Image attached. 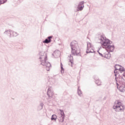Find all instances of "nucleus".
<instances>
[{"instance_id": "nucleus-3", "label": "nucleus", "mask_w": 125, "mask_h": 125, "mask_svg": "<svg viewBox=\"0 0 125 125\" xmlns=\"http://www.w3.org/2000/svg\"><path fill=\"white\" fill-rule=\"evenodd\" d=\"M115 105L113 106V109H114L116 112H124L125 110V105L121 103V102L116 101L115 102Z\"/></svg>"}, {"instance_id": "nucleus-24", "label": "nucleus", "mask_w": 125, "mask_h": 125, "mask_svg": "<svg viewBox=\"0 0 125 125\" xmlns=\"http://www.w3.org/2000/svg\"><path fill=\"white\" fill-rule=\"evenodd\" d=\"M47 96L50 99L52 98L53 95L52 94H47Z\"/></svg>"}, {"instance_id": "nucleus-25", "label": "nucleus", "mask_w": 125, "mask_h": 125, "mask_svg": "<svg viewBox=\"0 0 125 125\" xmlns=\"http://www.w3.org/2000/svg\"><path fill=\"white\" fill-rule=\"evenodd\" d=\"M118 75H119V74L115 73V74H114V76L115 77V81H116V78H117V80H118V76H118Z\"/></svg>"}, {"instance_id": "nucleus-13", "label": "nucleus", "mask_w": 125, "mask_h": 125, "mask_svg": "<svg viewBox=\"0 0 125 125\" xmlns=\"http://www.w3.org/2000/svg\"><path fill=\"white\" fill-rule=\"evenodd\" d=\"M47 94H53V91H52L51 87H50L48 88Z\"/></svg>"}, {"instance_id": "nucleus-16", "label": "nucleus", "mask_w": 125, "mask_h": 125, "mask_svg": "<svg viewBox=\"0 0 125 125\" xmlns=\"http://www.w3.org/2000/svg\"><path fill=\"white\" fill-rule=\"evenodd\" d=\"M117 66H120V65L115 64V69L114 72V74H119V72H118V70H119V69L118 68Z\"/></svg>"}, {"instance_id": "nucleus-10", "label": "nucleus", "mask_w": 125, "mask_h": 125, "mask_svg": "<svg viewBox=\"0 0 125 125\" xmlns=\"http://www.w3.org/2000/svg\"><path fill=\"white\" fill-rule=\"evenodd\" d=\"M4 34L5 35H7V36H9L10 37H11V36L12 35V30L9 29L8 30H6Z\"/></svg>"}, {"instance_id": "nucleus-23", "label": "nucleus", "mask_w": 125, "mask_h": 125, "mask_svg": "<svg viewBox=\"0 0 125 125\" xmlns=\"http://www.w3.org/2000/svg\"><path fill=\"white\" fill-rule=\"evenodd\" d=\"M82 91L80 89V87H78V94H82Z\"/></svg>"}, {"instance_id": "nucleus-11", "label": "nucleus", "mask_w": 125, "mask_h": 125, "mask_svg": "<svg viewBox=\"0 0 125 125\" xmlns=\"http://www.w3.org/2000/svg\"><path fill=\"white\" fill-rule=\"evenodd\" d=\"M115 83H116L118 89H119L120 90V87H121V85H122V84L123 83H119V81H118V80H117V78H115Z\"/></svg>"}, {"instance_id": "nucleus-21", "label": "nucleus", "mask_w": 125, "mask_h": 125, "mask_svg": "<svg viewBox=\"0 0 125 125\" xmlns=\"http://www.w3.org/2000/svg\"><path fill=\"white\" fill-rule=\"evenodd\" d=\"M96 83L97 85H101V81L99 80H97L96 81Z\"/></svg>"}, {"instance_id": "nucleus-22", "label": "nucleus", "mask_w": 125, "mask_h": 125, "mask_svg": "<svg viewBox=\"0 0 125 125\" xmlns=\"http://www.w3.org/2000/svg\"><path fill=\"white\" fill-rule=\"evenodd\" d=\"M7 1V0H0V4H2L3 3H5V2H6V1Z\"/></svg>"}, {"instance_id": "nucleus-29", "label": "nucleus", "mask_w": 125, "mask_h": 125, "mask_svg": "<svg viewBox=\"0 0 125 125\" xmlns=\"http://www.w3.org/2000/svg\"><path fill=\"white\" fill-rule=\"evenodd\" d=\"M79 96H82V95H80V94H79Z\"/></svg>"}, {"instance_id": "nucleus-9", "label": "nucleus", "mask_w": 125, "mask_h": 125, "mask_svg": "<svg viewBox=\"0 0 125 125\" xmlns=\"http://www.w3.org/2000/svg\"><path fill=\"white\" fill-rule=\"evenodd\" d=\"M52 55L54 56L55 58H57L60 56V51L58 50H55Z\"/></svg>"}, {"instance_id": "nucleus-17", "label": "nucleus", "mask_w": 125, "mask_h": 125, "mask_svg": "<svg viewBox=\"0 0 125 125\" xmlns=\"http://www.w3.org/2000/svg\"><path fill=\"white\" fill-rule=\"evenodd\" d=\"M86 53H95V51H94V50H93L92 49V48H91L90 49H89V50H86Z\"/></svg>"}, {"instance_id": "nucleus-26", "label": "nucleus", "mask_w": 125, "mask_h": 125, "mask_svg": "<svg viewBox=\"0 0 125 125\" xmlns=\"http://www.w3.org/2000/svg\"><path fill=\"white\" fill-rule=\"evenodd\" d=\"M99 54L100 56H101L102 57H103V54H101V53L99 52Z\"/></svg>"}, {"instance_id": "nucleus-18", "label": "nucleus", "mask_w": 125, "mask_h": 125, "mask_svg": "<svg viewBox=\"0 0 125 125\" xmlns=\"http://www.w3.org/2000/svg\"><path fill=\"white\" fill-rule=\"evenodd\" d=\"M56 119H57V116L56 115H52V117L51 118V121H56Z\"/></svg>"}, {"instance_id": "nucleus-2", "label": "nucleus", "mask_w": 125, "mask_h": 125, "mask_svg": "<svg viewBox=\"0 0 125 125\" xmlns=\"http://www.w3.org/2000/svg\"><path fill=\"white\" fill-rule=\"evenodd\" d=\"M70 47L72 55H79L81 53V50L79 48V45H78V42L76 41H73L70 43Z\"/></svg>"}, {"instance_id": "nucleus-20", "label": "nucleus", "mask_w": 125, "mask_h": 125, "mask_svg": "<svg viewBox=\"0 0 125 125\" xmlns=\"http://www.w3.org/2000/svg\"><path fill=\"white\" fill-rule=\"evenodd\" d=\"M12 33L13 35V37H17V36L18 35V33H17V32L15 31H12Z\"/></svg>"}, {"instance_id": "nucleus-4", "label": "nucleus", "mask_w": 125, "mask_h": 125, "mask_svg": "<svg viewBox=\"0 0 125 125\" xmlns=\"http://www.w3.org/2000/svg\"><path fill=\"white\" fill-rule=\"evenodd\" d=\"M45 52L43 51L40 52L39 53L40 57L39 59L42 61L43 62H46L47 61V56H46V54H45V56H44Z\"/></svg>"}, {"instance_id": "nucleus-7", "label": "nucleus", "mask_w": 125, "mask_h": 125, "mask_svg": "<svg viewBox=\"0 0 125 125\" xmlns=\"http://www.w3.org/2000/svg\"><path fill=\"white\" fill-rule=\"evenodd\" d=\"M52 38H53V36H48L47 39L43 41V43H49L50 42H51V39H52Z\"/></svg>"}, {"instance_id": "nucleus-19", "label": "nucleus", "mask_w": 125, "mask_h": 125, "mask_svg": "<svg viewBox=\"0 0 125 125\" xmlns=\"http://www.w3.org/2000/svg\"><path fill=\"white\" fill-rule=\"evenodd\" d=\"M61 69L62 74H64V68H63V64L61 63Z\"/></svg>"}, {"instance_id": "nucleus-15", "label": "nucleus", "mask_w": 125, "mask_h": 125, "mask_svg": "<svg viewBox=\"0 0 125 125\" xmlns=\"http://www.w3.org/2000/svg\"><path fill=\"white\" fill-rule=\"evenodd\" d=\"M43 108V104L41 103L40 105L39 106L38 108V111H41V110H42V108Z\"/></svg>"}, {"instance_id": "nucleus-28", "label": "nucleus", "mask_w": 125, "mask_h": 125, "mask_svg": "<svg viewBox=\"0 0 125 125\" xmlns=\"http://www.w3.org/2000/svg\"><path fill=\"white\" fill-rule=\"evenodd\" d=\"M97 52H98V53H99V50H98V51H97Z\"/></svg>"}, {"instance_id": "nucleus-5", "label": "nucleus", "mask_w": 125, "mask_h": 125, "mask_svg": "<svg viewBox=\"0 0 125 125\" xmlns=\"http://www.w3.org/2000/svg\"><path fill=\"white\" fill-rule=\"evenodd\" d=\"M41 64L42 65V66H46V70L47 71H49L50 70V67H51V64L49 62H43L41 60Z\"/></svg>"}, {"instance_id": "nucleus-27", "label": "nucleus", "mask_w": 125, "mask_h": 125, "mask_svg": "<svg viewBox=\"0 0 125 125\" xmlns=\"http://www.w3.org/2000/svg\"><path fill=\"white\" fill-rule=\"evenodd\" d=\"M119 67H122V66H121L120 65H119V66H117V69H118V68H119Z\"/></svg>"}, {"instance_id": "nucleus-8", "label": "nucleus", "mask_w": 125, "mask_h": 125, "mask_svg": "<svg viewBox=\"0 0 125 125\" xmlns=\"http://www.w3.org/2000/svg\"><path fill=\"white\" fill-rule=\"evenodd\" d=\"M84 3V2L83 1H82L79 3V4L78 6V9L79 10L82 11L83 9V7H84V6L83 5V4Z\"/></svg>"}, {"instance_id": "nucleus-12", "label": "nucleus", "mask_w": 125, "mask_h": 125, "mask_svg": "<svg viewBox=\"0 0 125 125\" xmlns=\"http://www.w3.org/2000/svg\"><path fill=\"white\" fill-rule=\"evenodd\" d=\"M74 59L73 58V56L71 55L70 56L69 58V62L71 63L70 66L73 67V64H74Z\"/></svg>"}, {"instance_id": "nucleus-14", "label": "nucleus", "mask_w": 125, "mask_h": 125, "mask_svg": "<svg viewBox=\"0 0 125 125\" xmlns=\"http://www.w3.org/2000/svg\"><path fill=\"white\" fill-rule=\"evenodd\" d=\"M92 47V45L90 42L87 43V50H89V49H91Z\"/></svg>"}, {"instance_id": "nucleus-6", "label": "nucleus", "mask_w": 125, "mask_h": 125, "mask_svg": "<svg viewBox=\"0 0 125 125\" xmlns=\"http://www.w3.org/2000/svg\"><path fill=\"white\" fill-rule=\"evenodd\" d=\"M60 112H61V116L60 117L59 121L60 123H63L65 119V113H64V111L62 109H60Z\"/></svg>"}, {"instance_id": "nucleus-1", "label": "nucleus", "mask_w": 125, "mask_h": 125, "mask_svg": "<svg viewBox=\"0 0 125 125\" xmlns=\"http://www.w3.org/2000/svg\"><path fill=\"white\" fill-rule=\"evenodd\" d=\"M101 41L100 42L101 43L103 48H105L107 51L108 53L105 54L104 57L109 59L111 58V54L110 52H113L114 49H115V46L112 44V41L109 39H106V37H104L103 36H101V38L99 39Z\"/></svg>"}]
</instances>
